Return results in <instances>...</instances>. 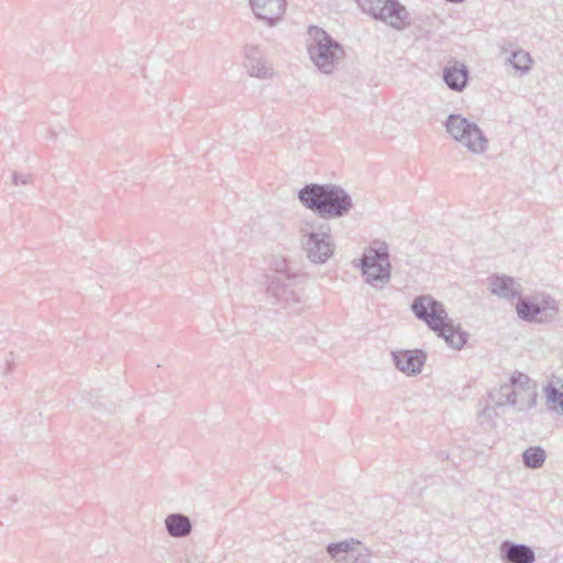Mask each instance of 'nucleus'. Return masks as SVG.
<instances>
[{
  "mask_svg": "<svg viewBox=\"0 0 563 563\" xmlns=\"http://www.w3.org/2000/svg\"><path fill=\"white\" fill-rule=\"evenodd\" d=\"M493 407H486L479 415L481 423L487 422V428H493V418L496 410L510 407L516 412H527L537 404V387L530 377L521 372L511 374L508 384L490 393Z\"/></svg>",
  "mask_w": 563,
  "mask_h": 563,
  "instance_id": "f257e3e1",
  "label": "nucleus"
},
{
  "mask_svg": "<svg viewBox=\"0 0 563 563\" xmlns=\"http://www.w3.org/2000/svg\"><path fill=\"white\" fill-rule=\"evenodd\" d=\"M411 311L449 346L461 350L465 345L467 333L463 332L461 325L449 317L444 305L431 295L417 296L411 302Z\"/></svg>",
  "mask_w": 563,
  "mask_h": 563,
  "instance_id": "f03ea898",
  "label": "nucleus"
},
{
  "mask_svg": "<svg viewBox=\"0 0 563 563\" xmlns=\"http://www.w3.org/2000/svg\"><path fill=\"white\" fill-rule=\"evenodd\" d=\"M300 202L322 219H338L353 207L351 196L340 186L309 184L298 192Z\"/></svg>",
  "mask_w": 563,
  "mask_h": 563,
  "instance_id": "7ed1b4c3",
  "label": "nucleus"
},
{
  "mask_svg": "<svg viewBox=\"0 0 563 563\" xmlns=\"http://www.w3.org/2000/svg\"><path fill=\"white\" fill-rule=\"evenodd\" d=\"M309 57L323 74H331L344 57L341 44L319 26L309 27Z\"/></svg>",
  "mask_w": 563,
  "mask_h": 563,
  "instance_id": "20e7f679",
  "label": "nucleus"
},
{
  "mask_svg": "<svg viewBox=\"0 0 563 563\" xmlns=\"http://www.w3.org/2000/svg\"><path fill=\"white\" fill-rule=\"evenodd\" d=\"M273 269V274L268 276L267 294L285 308L292 309L295 312L300 311L301 295L296 275L289 271L284 258H276Z\"/></svg>",
  "mask_w": 563,
  "mask_h": 563,
  "instance_id": "39448f33",
  "label": "nucleus"
},
{
  "mask_svg": "<svg viewBox=\"0 0 563 563\" xmlns=\"http://www.w3.org/2000/svg\"><path fill=\"white\" fill-rule=\"evenodd\" d=\"M325 222L305 221L300 228L302 249L313 263H324L333 254L334 244Z\"/></svg>",
  "mask_w": 563,
  "mask_h": 563,
  "instance_id": "423d86ee",
  "label": "nucleus"
},
{
  "mask_svg": "<svg viewBox=\"0 0 563 563\" xmlns=\"http://www.w3.org/2000/svg\"><path fill=\"white\" fill-rule=\"evenodd\" d=\"M516 312L526 322L549 323L559 313V301L545 292L521 296L516 303Z\"/></svg>",
  "mask_w": 563,
  "mask_h": 563,
  "instance_id": "0eeeda50",
  "label": "nucleus"
},
{
  "mask_svg": "<svg viewBox=\"0 0 563 563\" xmlns=\"http://www.w3.org/2000/svg\"><path fill=\"white\" fill-rule=\"evenodd\" d=\"M445 129L455 141L474 154H482L488 147V140L481 128L461 114H450Z\"/></svg>",
  "mask_w": 563,
  "mask_h": 563,
  "instance_id": "6e6552de",
  "label": "nucleus"
},
{
  "mask_svg": "<svg viewBox=\"0 0 563 563\" xmlns=\"http://www.w3.org/2000/svg\"><path fill=\"white\" fill-rule=\"evenodd\" d=\"M361 269L365 282L377 289L383 288L390 279L388 247L379 243L369 247L361 258Z\"/></svg>",
  "mask_w": 563,
  "mask_h": 563,
  "instance_id": "1a4fd4ad",
  "label": "nucleus"
},
{
  "mask_svg": "<svg viewBox=\"0 0 563 563\" xmlns=\"http://www.w3.org/2000/svg\"><path fill=\"white\" fill-rule=\"evenodd\" d=\"M363 12L389 26L401 30L409 24V13L398 0H355Z\"/></svg>",
  "mask_w": 563,
  "mask_h": 563,
  "instance_id": "9d476101",
  "label": "nucleus"
},
{
  "mask_svg": "<svg viewBox=\"0 0 563 563\" xmlns=\"http://www.w3.org/2000/svg\"><path fill=\"white\" fill-rule=\"evenodd\" d=\"M327 552L335 563H371L369 551L361 547L360 543H350L346 541L330 543Z\"/></svg>",
  "mask_w": 563,
  "mask_h": 563,
  "instance_id": "9b49d317",
  "label": "nucleus"
},
{
  "mask_svg": "<svg viewBox=\"0 0 563 563\" xmlns=\"http://www.w3.org/2000/svg\"><path fill=\"white\" fill-rule=\"evenodd\" d=\"M487 287L492 295L506 300H519L522 296V286L515 278L507 275H492L487 278Z\"/></svg>",
  "mask_w": 563,
  "mask_h": 563,
  "instance_id": "f8f14e48",
  "label": "nucleus"
},
{
  "mask_svg": "<svg viewBox=\"0 0 563 563\" xmlns=\"http://www.w3.org/2000/svg\"><path fill=\"white\" fill-rule=\"evenodd\" d=\"M391 355L396 368L408 376L421 373L426 362V354L420 350L396 351Z\"/></svg>",
  "mask_w": 563,
  "mask_h": 563,
  "instance_id": "ddd939ff",
  "label": "nucleus"
},
{
  "mask_svg": "<svg viewBox=\"0 0 563 563\" xmlns=\"http://www.w3.org/2000/svg\"><path fill=\"white\" fill-rule=\"evenodd\" d=\"M250 3L256 18L271 26L282 18L286 7V0H251Z\"/></svg>",
  "mask_w": 563,
  "mask_h": 563,
  "instance_id": "4468645a",
  "label": "nucleus"
},
{
  "mask_svg": "<svg viewBox=\"0 0 563 563\" xmlns=\"http://www.w3.org/2000/svg\"><path fill=\"white\" fill-rule=\"evenodd\" d=\"M500 555L506 563H533L536 560L534 552L530 547L510 541L503 542Z\"/></svg>",
  "mask_w": 563,
  "mask_h": 563,
  "instance_id": "2eb2a0df",
  "label": "nucleus"
},
{
  "mask_svg": "<svg viewBox=\"0 0 563 563\" xmlns=\"http://www.w3.org/2000/svg\"><path fill=\"white\" fill-rule=\"evenodd\" d=\"M443 81L451 90L463 91L468 81V68L459 62L445 66L443 68Z\"/></svg>",
  "mask_w": 563,
  "mask_h": 563,
  "instance_id": "dca6fc26",
  "label": "nucleus"
},
{
  "mask_svg": "<svg viewBox=\"0 0 563 563\" xmlns=\"http://www.w3.org/2000/svg\"><path fill=\"white\" fill-rule=\"evenodd\" d=\"M165 528L173 538H186L192 531V523L188 516L175 512L165 518Z\"/></svg>",
  "mask_w": 563,
  "mask_h": 563,
  "instance_id": "f3484780",
  "label": "nucleus"
},
{
  "mask_svg": "<svg viewBox=\"0 0 563 563\" xmlns=\"http://www.w3.org/2000/svg\"><path fill=\"white\" fill-rule=\"evenodd\" d=\"M503 54L506 55V60L512 66V68L519 73L520 76L526 75L531 69L532 58L530 54L521 48L508 49L507 47L501 48Z\"/></svg>",
  "mask_w": 563,
  "mask_h": 563,
  "instance_id": "a211bd4d",
  "label": "nucleus"
},
{
  "mask_svg": "<svg viewBox=\"0 0 563 563\" xmlns=\"http://www.w3.org/2000/svg\"><path fill=\"white\" fill-rule=\"evenodd\" d=\"M547 402L550 409L563 413V383L554 377L544 388Z\"/></svg>",
  "mask_w": 563,
  "mask_h": 563,
  "instance_id": "6ab92c4d",
  "label": "nucleus"
},
{
  "mask_svg": "<svg viewBox=\"0 0 563 563\" xmlns=\"http://www.w3.org/2000/svg\"><path fill=\"white\" fill-rule=\"evenodd\" d=\"M252 230L262 235L275 238L280 231V224L271 216H261L253 221Z\"/></svg>",
  "mask_w": 563,
  "mask_h": 563,
  "instance_id": "aec40b11",
  "label": "nucleus"
},
{
  "mask_svg": "<svg viewBox=\"0 0 563 563\" xmlns=\"http://www.w3.org/2000/svg\"><path fill=\"white\" fill-rule=\"evenodd\" d=\"M547 452L541 446H529L522 453V463L527 468L538 470L543 466Z\"/></svg>",
  "mask_w": 563,
  "mask_h": 563,
  "instance_id": "412c9836",
  "label": "nucleus"
},
{
  "mask_svg": "<svg viewBox=\"0 0 563 563\" xmlns=\"http://www.w3.org/2000/svg\"><path fill=\"white\" fill-rule=\"evenodd\" d=\"M249 74L257 78H268L273 75V68L261 56H247Z\"/></svg>",
  "mask_w": 563,
  "mask_h": 563,
  "instance_id": "4be33fe9",
  "label": "nucleus"
},
{
  "mask_svg": "<svg viewBox=\"0 0 563 563\" xmlns=\"http://www.w3.org/2000/svg\"><path fill=\"white\" fill-rule=\"evenodd\" d=\"M33 177L31 174H19L16 172L12 173V183L14 186H25L31 184Z\"/></svg>",
  "mask_w": 563,
  "mask_h": 563,
  "instance_id": "5701e85b",
  "label": "nucleus"
},
{
  "mask_svg": "<svg viewBox=\"0 0 563 563\" xmlns=\"http://www.w3.org/2000/svg\"><path fill=\"white\" fill-rule=\"evenodd\" d=\"M4 362L7 364V372L10 371L11 368V365L14 364L15 362V354L13 352H10L5 355L4 357Z\"/></svg>",
  "mask_w": 563,
  "mask_h": 563,
  "instance_id": "b1692460",
  "label": "nucleus"
},
{
  "mask_svg": "<svg viewBox=\"0 0 563 563\" xmlns=\"http://www.w3.org/2000/svg\"><path fill=\"white\" fill-rule=\"evenodd\" d=\"M96 411L101 413V409H100V406L96 407Z\"/></svg>",
  "mask_w": 563,
  "mask_h": 563,
  "instance_id": "393cba45",
  "label": "nucleus"
}]
</instances>
